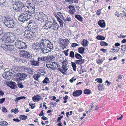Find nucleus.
<instances>
[{
  "instance_id": "c03bdc74",
  "label": "nucleus",
  "mask_w": 126,
  "mask_h": 126,
  "mask_svg": "<svg viewBox=\"0 0 126 126\" xmlns=\"http://www.w3.org/2000/svg\"><path fill=\"white\" fill-rule=\"evenodd\" d=\"M121 75H119L118 77V79L116 80V81L117 82H120L122 79V78L121 76Z\"/></svg>"
},
{
  "instance_id": "39448f33",
  "label": "nucleus",
  "mask_w": 126,
  "mask_h": 126,
  "mask_svg": "<svg viewBox=\"0 0 126 126\" xmlns=\"http://www.w3.org/2000/svg\"><path fill=\"white\" fill-rule=\"evenodd\" d=\"M27 75L23 73H19L16 75V80L17 82H20L26 78Z\"/></svg>"
},
{
  "instance_id": "a211bd4d",
  "label": "nucleus",
  "mask_w": 126,
  "mask_h": 126,
  "mask_svg": "<svg viewBox=\"0 0 126 126\" xmlns=\"http://www.w3.org/2000/svg\"><path fill=\"white\" fill-rule=\"evenodd\" d=\"M41 96L40 94L37 95L36 96L34 95L32 98V100L35 102H36V101H39L41 99Z\"/></svg>"
},
{
  "instance_id": "393cba45",
  "label": "nucleus",
  "mask_w": 126,
  "mask_h": 126,
  "mask_svg": "<svg viewBox=\"0 0 126 126\" xmlns=\"http://www.w3.org/2000/svg\"><path fill=\"white\" fill-rule=\"evenodd\" d=\"M47 48L50 51H51L52 49L53 48V45L51 43V42H50L49 43L47 44L46 46Z\"/></svg>"
},
{
  "instance_id": "aec40b11",
  "label": "nucleus",
  "mask_w": 126,
  "mask_h": 126,
  "mask_svg": "<svg viewBox=\"0 0 126 126\" xmlns=\"http://www.w3.org/2000/svg\"><path fill=\"white\" fill-rule=\"evenodd\" d=\"M68 8L70 9L69 12L70 13L73 14L76 12L74 6L72 5H70L69 6Z\"/></svg>"
},
{
  "instance_id": "5fc2aeb1",
  "label": "nucleus",
  "mask_w": 126,
  "mask_h": 126,
  "mask_svg": "<svg viewBox=\"0 0 126 126\" xmlns=\"http://www.w3.org/2000/svg\"><path fill=\"white\" fill-rule=\"evenodd\" d=\"M95 81L99 83H102V79L100 78H97L95 79Z\"/></svg>"
},
{
  "instance_id": "c9c22d12",
  "label": "nucleus",
  "mask_w": 126,
  "mask_h": 126,
  "mask_svg": "<svg viewBox=\"0 0 126 126\" xmlns=\"http://www.w3.org/2000/svg\"><path fill=\"white\" fill-rule=\"evenodd\" d=\"M97 39L100 40H104L105 39V37L101 35H98L96 37Z\"/></svg>"
},
{
  "instance_id": "1a4fd4ad",
  "label": "nucleus",
  "mask_w": 126,
  "mask_h": 126,
  "mask_svg": "<svg viewBox=\"0 0 126 126\" xmlns=\"http://www.w3.org/2000/svg\"><path fill=\"white\" fill-rule=\"evenodd\" d=\"M5 25L9 28H12L15 25L14 22L12 19H8V20L5 23Z\"/></svg>"
},
{
  "instance_id": "c85d7f7f",
  "label": "nucleus",
  "mask_w": 126,
  "mask_h": 126,
  "mask_svg": "<svg viewBox=\"0 0 126 126\" xmlns=\"http://www.w3.org/2000/svg\"><path fill=\"white\" fill-rule=\"evenodd\" d=\"M8 45L5 44H2L0 47V48L1 49H3L7 50V48Z\"/></svg>"
},
{
  "instance_id": "49530a36",
  "label": "nucleus",
  "mask_w": 126,
  "mask_h": 126,
  "mask_svg": "<svg viewBox=\"0 0 126 126\" xmlns=\"http://www.w3.org/2000/svg\"><path fill=\"white\" fill-rule=\"evenodd\" d=\"M72 66L73 68V69L74 71H75L76 70V64L75 63L73 62H71Z\"/></svg>"
},
{
  "instance_id": "864d4df0",
  "label": "nucleus",
  "mask_w": 126,
  "mask_h": 126,
  "mask_svg": "<svg viewBox=\"0 0 126 126\" xmlns=\"http://www.w3.org/2000/svg\"><path fill=\"white\" fill-rule=\"evenodd\" d=\"M71 16L68 15L66 19L64 20V21H71Z\"/></svg>"
},
{
  "instance_id": "ea45409f",
  "label": "nucleus",
  "mask_w": 126,
  "mask_h": 126,
  "mask_svg": "<svg viewBox=\"0 0 126 126\" xmlns=\"http://www.w3.org/2000/svg\"><path fill=\"white\" fill-rule=\"evenodd\" d=\"M121 47H122V50L123 51H124V52H126V45H121Z\"/></svg>"
},
{
  "instance_id": "69168bd1",
  "label": "nucleus",
  "mask_w": 126,
  "mask_h": 126,
  "mask_svg": "<svg viewBox=\"0 0 126 126\" xmlns=\"http://www.w3.org/2000/svg\"><path fill=\"white\" fill-rule=\"evenodd\" d=\"M50 104L51 105H52L53 107H54V106H55L56 105H57V103L55 102H50Z\"/></svg>"
},
{
  "instance_id": "6e6552de",
  "label": "nucleus",
  "mask_w": 126,
  "mask_h": 126,
  "mask_svg": "<svg viewBox=\"0 0 126 126\" xmlns=\"http://www.w3.org/2000/svg\"><path fill=\"white\" fill-rule=\"evenodd\" d=\"M20 53L22 56L23 57L29 59H32L33 58V57L31 55L30 53L26 50H20Z\"/></svg>"
},
{
  "instance_id": "2eb2a0df",
  "label": "nucleus",
  "mask_w": 126,
  "mask_h": 126,
  "mask_svg": "<svg viewBox=\"0 0 126 126\" xmlns=\"http://www.w3.org/2000/svg\"><path fill=\"white\" fill-rule=\"evenodd\" d=\"M82 93V90H77L74 92L72 94L75 97L78 96L80 95Z\"/></svg>"
},
{
  "instance_id": "774afa93",
  "label": "nucleus",
  "mask_w": 126,
  "mask_h": 126,
  "mask_svg": "<svg viewBox=\"0 0 126 126\" xmlns=\"http://www.w3.org/2000/svg\"><path fill=\"white\" fill-rule=\"evenodd\" d=\"M76 80V79L74 77H72V79H70L69 80L70 82L71 83H72L73 82L74 80Z\"/></svg>"
},
{
  "instance_id": "bb28decb",
  "label": "nucleus",
  "mask_w": 126,
  "mask_h": 126,
  "mask_svg": "<svg viewBox=\"0 0 126 126\" xmlns=\"http://www.w3.org/2000/svg\"><path fill=\"white\" fill-rule=\"evenodd\" d=\"M84 62V59H79L76 61V63L77 64H81Z\"/></svg>"
},
{
  "instance_id": "b1692460",
  "label": "nucleus",
  "mask_w": 126,
  "mask_h": 126,
  "mask_svg": "<svg viewBox=\"0 0 126 126\" xmlns=\"http://www.w3.org/2000/svg\"><path fill=\"white\" fill-rule=\"evenodd\" d=\"M8 87H15L16 86V84L14 82L11 81H8V82L6 84Z\"/></svg>"
},
{
  "instance_id": "8fccbe9b",
  "label": "nucleus",
  "mask_w": 126,
  "mask_h": 126,
  "mask_svg": "<svg viewBox=\"0 0 126 126\" xmlns=\"http://www.w3.org/2000/svg\"><path fill=\"white\" fill-rule=\"evenodd\" d=\"M69 55L70 57L72 58H74L75 57V53L73 51H71Z\"/></svg>"
},
{
  "instance_id": "2f4dec72",
  "label": "nucleus",
  "mask_w": 126,
  "mask_h": 126,
  "mask_svg": "<svg viewBox=\"0 0 126 126\" xmlns=\"http://www.w3.org/2000/svg\"><path fill=\"white\" fill-rule=\"evenodd\" d=\"M41 45H42L41 44H38L35 46V49L39 50L40 49H41Z\"/></svg>"
},
{
  "instance_id": "a18cd8bd",
  "label": "nucleus",
  "mask_w": 126,
  "mask_h": 126,
  "mask_svg": "<svg viewBox=\"0 0 126 126\" xmlns=\"http://www.w3.org/2000/svg\"><path fill=\"white\" fill-rule=\"evenodd\" d=\"M49 81L48 78L47 77H46L43 81V82L44 83L47 84L48 82H49Z\"/></svg>"
},
{
  "instance_id": "423d86ee",
  "label": "nucleus",
  "mask_w": 126,
  "mask_h": 126,
  "mask_svg": "<svg viewBox=\"0 0 126 126\" xmlns=\"http://www.w3.org/2000/svg\"><path fill=\"white\" fill-rule=\"evenodd\" d=\"M46 66L48 68H50L53 70H55L59 67L58 64L57 63L49 62H48Z\"/></svg>"
},
{
  "instance_id": "37998d69",
  "label": "nucleus",
  "mask_w": 126,
  "mask_h": 126,
  "mask_svg": "<svg viewBox=\"0 0 126 126\" xmlns=\"http://www.w3.org/2000/svg\"><path fill=\"white\" fill-rule=\"evenodd\" d=\"M75 57L77 58L81 59L82 58V56L79 54L77 53L75 54Z\"/></svg>"
},
{
  "instance_id": "f3484780",
  "label": "nucleus",
  "mask_w": 126,
  "mask_h": 126,
  "mask_svg": "<svg viewBox=\"0 0 126 126\" xmlns=\"http://www.w3.org/2000/svg\"><path fill=\"white\" fill-rule=\"evenodd\" d=\"M98 24L101 28H104L106 26L104 20H100L98 22Z\"/></svg>"
},
{
  "instance_id": "e433bc0d",
  "label": "nucleus",
  "mask_w": 126,
  "mask_h": 126,
  "mask_svg": "<svg viewBox=\"0 0 126 126\" xmlns=\"http://www.w3.org/2000/svg\"><path fill=\"white\" fill-rule=\"evenodd\" d=\"M40 76V74H35L33 76V78L37 80Z\"/></svg>"
},
{
  "instance_id": "7c9ffc66",
  "label": "nucleus",
  "mask_w": 126,
  "mask_h": 126,
  "mask_svg": "<svg viewBox=\"0 0 126 126\" xmlns=\"http://www.w3.org/2000/svg\"><path fill=\"white\" fill-rule=\"evenodd\" d=\"M14 47V45H9L7 47V50H9V51H11L13 50Z\"/></svg>"
},
{
  "instance_id": "4be33fe9",
  "label": "nucleus",
  "mask_w": 126,
  "mask_h": 126,
  "mask_svg": "<svg viewBox=\"0 0 126 126\" xmlns=\"http://www.w3.org/2000/svg\"><path fill=\"white\" fill-rule=\"evenodd\" d=\"M59 26L57 23H55L53 24V25L51 27V29L55 31L57 30L59 28Z\"/></svg>"
},
{
  "instance_id": "20e7f679",
  "label": "nucleus",
  "mask_w": 126,
  "mask_h": 126,
  "mask_svg": "<svg viewBox=\"0 0 126 126\" xmlns=\"http://www.w3.org/2000/svg\"><path fill=\"white\" fill-rule=\"evenodd\" d=\"M31 17V16L27 13H22L20 15L18 19L21 22H23L28 20Z\"/></svg>"
},
{
  "instance_id": "bf43d9fd",
  "label": "nucleus",
  "mask_w": 126,
  "mask_h": 126,
  "mask_svg": "<svg viewBox=\"0 0 126 126\" xmlns=\"http://www.w3.org/2000/svg\"><path fill=\"white\" fill-rule=\"evenodd\" d=\"M43 110H42V111H41L40 113H39V116H42L44 115L45 113L43 112Z\"/></svg>"
},
{
  "instance_id": "cd10ccee",
  "label": "nucleus",
  "mask_w": 126,
  "mask_h": 126,
  "mask_svg": "<svg viewBox=\"0 0 126 126\" xmlns=\"http://www.w3.org/2000/svg\"><path fill=\"white\" fill-rule=\"evenodd\" d=\"M91 91L87 89H86L84 90L83 93L85 94H89L91 93Z\"/></svg>"
},
{
  "instance_id": "9b49d317",
  "label": "nucleus",
  "mask_w": 126,
  "mask_h": 126,
  "mask_svg": "<svg viewBox=\"0 0 126 126\" xmlns=\"http://www.w3.org/2000/svg\"><path fill=\"white\" fill-rule=\"evenodd\" d=\"M53 25L52 21L50 20L47 21L43 27L44 29L46 30H49L51 29Z\"/></svg>"
},
{
  "instance_id": "ddd939ff",
  "label": "nucleus",
  "mask_w": 126,
  "mask_h": 126,
  "mask_svg": "<svg viewBox=\"0 0 126 126\" xmlns=\"http://www.w3.org/2000/svg\"><path fill=\"white\" fill-rule=\"evenodd\" d=\"M40 43L42 46H46L50 42L47 39H44L41 40Z\"/></svg>"
},
{
  "instance_id": "f8f14e48",
  "label": "nucleus",
  "mask_w": 126,
  "mask_h": 126,
  "mask_svg": "<svg viewBox=\"0 0 126 126\" xmlns=\"http://www.w3.org/2000/svg\"><path fill=\"white\" fill-rule=\"evenodd\" d=\"M68 64L67 61L66 60L63 61L62 63V68L64 71H65L66 72L68 68Z\"/></svg>"
},
{
  "instance_id": "72a5a7b5",
  "label": "nucleus",
  "mask_w": 126,
  "mask_h": 126,
  "mask_svg": "<svg viewBox=\"0 0 126 126\" xmlns=\"http://www.w3.org/2000/svg\"><path fill=\"white\" fill-rule=\"evenodd\" d=\"M39 71L41 73L40 74L42 75L45 74H46V71L45 69L42 68H40Z\"/></svg>"
},
{
  "instance_id": "3c124183",
  "label": "nucleus",
  "mask_w": 126,
  "mask_h": 126,
  "mask_svg": "<svg viewBox=\"0 0 126 126\" xmlns=\"http://www.w3.org/2000/svg\"><path fill=\"white\" fill-rule=\"evenodd\" d=\"M57 15H58V16L61 19L63 18V17L62 13L60 12H58L57 13Z\"/></svg>"
},
{
  "instance_id": "4d7b16f0",
  "label": "nucleus",
  "mask_w": 126,
  "mask_h": 126,
  "mask_svg": "<svg viewBox=\"0 0 126 126\" xmlns=\"http://www.w3.org/2000/svg\"><path fill=\"white\" fill-rule=\"evenodd\" d=\"M88 44V41L87 40H84L83 41L82 44L83 45L87 46Z\"/></svg>"
},
{
  "instance_id": "e2e57ef3",
  "label": "nucleus",
  "mask_w": 126,
  "mask_h": 126,
  "mask_svg": "<svg viewBox=\"0 0 126 126\" xmlns=\"http://www.w3.org/2000/svg\"><path fill=\"white\" fill-rule=\"evenodd\" d=\"M79 45L77 43H73L71 45V46L73 47H75L77 46H79Z\"/></svg>"
},
{
  "instance_id": "9d476101",
  "label": "nucleus",
  "mask_w": 126,
  "mask_h": 126,
  "mask_svg": "<svg viewBox=\"0 0 126 126\" xmlns=\"http://www.w3.org/2000/svg\"><path fill=\"white\" fill-rule=\"evenodd\" d=\"M12 74V70L9 71H6L3 74L2 76L4 78H5L8 80L10 79L11 78V76Z\"/></svg>"
},
{
  "instance_id": "4c0bfd02",
  "label": "nucleus",
  "mask_w": 126,
  "mask_h": 126,
  "mask_svg": "<svg viewBox=\"0 0 126 126\" xmlns=\"http://www.w3.org/2000/svg\"><path fill=\"white\" fill-rule=\"evenodd\" d=\"M58 20L60 24V26L61 27H63V21L61 20L62 19H61V18L60 17L59 18H58L57 19Z\"/></svg>"
},
{
  "instance_id": "052dcab7",
  "label": "nucleus",
  "mask_w": 126,
  "mask_h": 126,
  "mask_svg": "<svg viewBox=\"0 0 126 126\" xmlns=\"http://www.w3.org/2000/svg\"><path fill=\"white\" fill-rule=\"evenodd\" d=\"M20 61L22 63H26L27 62V60L25 59H21Z\"/></svg>"
},
{
  "instance_id": "5701e85b",
  "label": "nucleus",
  "mask_w": 126,
  "mask_h": 126,
  "mask_svg": "<svg viewBox=\"0 0 126 126\" xmlns=\"http://www.w3.org/2000/svg\"><path fill=\"white\" fill-rule=\"evenodd\" d=\"M26 4L28 6V8H31L32 7H33L34 6V5L33 4L32 2L29 1H27L26 3Z\"/></svg>"
},
{
  "instance_id": "f257e3e1",
  "label": "nucleus",
  "mask_w": 126,
  "mask_h": 126,
  "mask_svg": "<svg viewBox=\"0 0 126 126\" xmlns=\"http://www.w3.org/2000/svg\"><path fill=\"white\" fill-rule=\"evenodd\" d=\"M16 39V37L12 33L10 32L8 34L6 33L1 39V41L3 42L12 43Z\"/></svg>"
},
{
  "instance_id": "f704fd0d",
  "label": "nucleus",
  "mask_w": 126,
  "mask_h": 126,
  "mask_svg": "<svg viewBox=\"0 0 126 126\" xmlns=\"http://www.w3.org/2000/svg\"><path fill=\"white\" fill-rule=\"evenodd\" d=\"M19 118L22 120H25L27 118V117L24 115H21L19 116Z\"/></svg>"
},
{
  "instance_id": "0e129e2a",
  "label": "nucleus",
  "mask_w": 126,
  "mask_h": 126,
  "mask_svg": "<svg viewBox=\"0 0 126 126\" xmlns=\"http://www.w3.org/2000/svg\"><path fill=\"white\" fill-rule=\"evenodd\" d=\"M5 100V98H2L0 99V103L2 104L4 101Z\"/></svg>"
},
{
  "instance_id": "603ef678",
  "label": "nucleus",
  "mask_w": 126,
  "mask_h": 126,
  "mask_svg": "<svg viewBox=\"0 0 126 126\" xmlns=\"http://www.w3.org/2000/svg\"><path fill=\"white\" fill-rule=\"evenodd\" d=\"M58 70L60 71L63 74H66V72L65 71H64L62 69L60 68H58Z\"/></svg>"
},
{
  "instance_id": "680f3d73",
  "label": "nucleus",
  "mask_w": 126,
  "mask_h": 126,
  "mask_svg": "<svg viewBox=\"0 0 126 126\" xmlns=\"http://www.w3.org/2000/svg\"><path fill=\"white\" fill-rule=\"evenodd\" d=\"M5 0H0V5H4Z\"/></svg>"
},
{
  "instance_id": "79ce46f5",
  "label": "nucleus",
  "mask_w": 126,
  "mask_h": 126,
  "mask_svg": "<svg viewBox=\"0 0 126 126\" xmlns=\"http://www.w3.org/2000/svg\"><path fill=\"white\" fill-rule=\"evenodd\" d=\"M9 18H6L4 16L2 17L1 18V21L2 22L4 23V24H5V23L7 20H8V19H9Z\"/></svg>"
},
{
  "instance_id": "de8ad7c7",
  "label": "nucleus",
  "mask_w": 126,
  "mask_h": 126,
  "mask_svg": "<svg viewBox=\"0 0 126 126\" xmlns=\"http://www.w3.org/2000/svg\"><path fill=\"white\" fill-rule=\"evenodd\" d=\"M100 44L101 46H107L108 45V44L107 43L103 41H101V42Z\"/></svg>"
},
{
  "instance_id": "473e14b6",
  "label": "nucleus",
  "mask_w": 126,
  "mask_h": 126,
  "mask_svg": "<svg viewBox=\"0 0 126 126\" xmlns=\"http://www.w3.org/2000/svg\"><path fill=\"white\" fill-rule=\"evenodd\" d=\"M75 17L80 21H82L83 20L82 17L79 15H76L75 16Z\"/></svg>"
},
{
  "instance_id": "338daca9",
  "label": "nucleus",
  "mask_w": 126,
  "mask_h": 126,
  "mask_svg": "<svg viewBox=\"0 0 126 126\" xmlns=\"http://www.w3.org/2000/svg\"><path fill=\"white\" fill-rule=\"evenodd\" d=\"M2 111L6 113L7 112V110L5 107H3L2 108Z\"/></svg>"
},
{
  "instance_id": "6ab92c4d",
  "label": "nucleus",
  "mask_w": 126,
  "mask_h": 126,
  "mask_svg": "<svg viewBox=\"0 0 126 126\" xmlns=\"http://www.w3.org/2000/svg\"><path fill=\"white\" fill-rule=\"evenodd\" d=\"M38 20L41 21L42 22L44 21V17H45L43 13H40L38 15Z\"/></svg>"
},
{
  "instance_id": "dca6fc26",
  "label": "nucleus",
  "mask_w": 126,
  "mask_h": 126,
  "mask_svg": "<svg viewBox=\"0 0 126 126\" xmlns=\"http://www.w3.org/2000/svg\"><path fill=\"white\" fill-rule=\"evenodd\" d=\"M41 50L42 52L45 54L48 53L50 52L49 50H48L46 46L41 45Z\"/></svg>"
},
{
  "instance_id": "a19ab883",
  "label": "nucleus",
  "mask_w": 126,
  "mask_h": 126,
  "mask_svg": "<svg viewBox=\"0 0 126 126\" xmlns=\"http://www.w3.org/2000/svg\"><path fill=\"white\" fill-rule=\"evenodd\" d=\"M55 59V58L53 56H51L48 57V59L50 61H54Z\"/></svg>"
},
{
  "instance_id": "4468645a",
  "label": "nucleus",
  "mask_w": 126,
  "mask_h": 126,
  "mask_svg": "<svg viewBox=\"0 0 126 126\" xmlns=\"http://www.w3.org/2000/svg\"><path fill=\"white\" fill-rule=\"evenodd\" d=\"M31 59V60H30V62L31 63V64L32 65L34 66H38L39 65L40 63L38 60L37 61H35L32 58Z\"/></svg>"
},
{
  "instance_id": "c756f323",
  "label": "nucleus",
  "mask_w": 126,
  "mask_h": 126,
  "mask_svg": "<svg viewBox=\"0 0 126 126\" xmlns=\"http://www.w3.org/2000/svg\"><path fill=\"white\" fill-rule=\"evenodd\" d=\"M78 52L80 53H84L85 48L82 47H79L78 48Z\"/></svg>"
},
{
  "instance_id": "a878e982",
  "label": "nucleus",
  "mask_w": 126,
  "mask_h": 126,
  "mask_svg": "<svg viewBox=\"0 0 126 126\" xmlns=\"http://www.w3.org/2000/svg\"><path fill=\"white\" fill-rule=\"evenodd\" d=\"M35 6H34L33 7H32L31 8H29V10L28 11V12L31 14L34 13L35 12Z\"/></svg>"
},
{
  "instance_id": "58836bf2",
  "label": "nucleus",
  "mask_w": 126,
  "mask_h": 126,
  "mask_svg": "<svg viewBox=\"0 0 126 126\" xmlns=\"http://www.w3.org/2000/svg\"><path fill=\"white\" fill-rule=\"evenodd\" d=\"M46 57H39L38 58V60L39 62V61H45L46 60Z\"/></svg>"
},
{
  "instance_id": "0eeeda50",
  "label": "nucleus",
  "mask_w": 126,
  "mask_h": 126,
  "mask_svg": "<svg viewBox=\"0 0 126 126\" xmlns=\"http://www.w3.org/2000/svg\"><path fill=\"white\" fill-rule=\"evenodd\" d=\"M24 3L23 2L19 1L16 2L15 4L13 5V8L14 10H20L22 9Z\"/></svg>"
},
{
  "instance_id": "09e8293b",
  "label": "nucleus",
  "mask_w": 126,
  "mask_h": 126,
  "mask_svg": "<svg viewBox=\"0 0 126 126\" xmlns=\"http://www.w3.org/2000/svg\"><path fill=\"white\" fill-rule=\"evenodd\" d=\"M82 66L81 65H80V66H79V68H78V71L79 70V71H80V70H79V69H80V73H83L84 71V70H83L82 69Z\"/></svg>"
},
{
  "instance_id": "f03ea898",
  "label": "nucleus",
  "mask_w": 126,
  "mask_h": 126,
  "mask_svg": "<svg viewBox=\"0 0 126 126\" xmlns=\"http://www.w3.org/2000/svg\"><path fill=\"white\" fill-rule=\"evenodd\" d=\"M36 36L35 33L31 30H26L25 32L24 37L26 39L32 40Z\"/></svg>"
},
{
  "instance_id": "13d9d810",
  "label": "nucleus",
  "mask_w": 126,
  "mask_h": 126,
  "mask_svg": "<svg viewBox=\"0 0 126 126\" xmlns=\"http://www.w3.org/2000/svg\"><path fill=\"white\" fill-rule=\"evenodd\" d=\"M59 116H60L59 117L57 118V121L58 122H61V119H62V118H63V116H60V115Z\"/></svg>"
},
{
  "instance_id": "7ed1b4c3",
  "label": "nucleus",
  "mask_w": 126,
  "mask_h": 126,
  "mask_svg": "<svg viewBox=\"0 0 126 126\" xmlns=\"http://www.w3.org/2000/svg\"><path fill=\"white\" fill-rule=\"evenodd\" d=\"M28 43L26 42H24L20 40H17L15 43V45L16 47L19 49H25L27 47Z\"/></svg>"
},
{
  "instance_id": "6e6d98bb",
  "label": "nucleus",
  "mask_w": 126,
  "mask_h": 126,
  "mask_svg": "<svg viewBox=\"0 0 126 126\" xmlns=\"http://www.w3.org/2000/svg\"><path fill=\"white\" fill-rule=\"evenodd\" d=\"M49 99H51V100H55L56 98V97L54 96H52L51 95H50L49 96Z\"/></svg>"
},
{
  "instance_id": "412c9836",
  "label": "nucleus",
  "mask_w": 126,
  "mask_h": 126,
  "mask_svg": "<svg viewBox=\"0 0 126 126\" xmlns=\"http://www.w3.org/2000/svg\"><path fill=\"white\" fill-rule=\"evenodd\" d=\"M28 6L27 5L25 4V5L23 4V6L22 9H21V11L23 12H28L29 10V8H28Z\"/></svg>"
}]
</instances>
